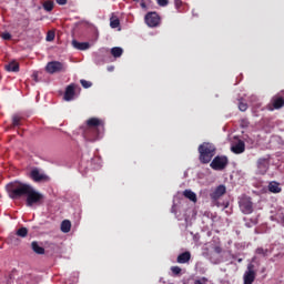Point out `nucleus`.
Segmentation results:
<instances>
[{
  "label": "nucleus",
  "mask_w": 284,
  "mask_h": 284,
  "mask_svg": "<svg viewBox=\"0 0 284 284\" xmlns=\"http://www.w3.org/2000/svg\"><path fill=\"white\" fill-rule=\"evenodd\" d=\"M6 190L9 197H11L13 201H19V199H23V196H27V207H32L33 205H41V203H43V199H45L43 193L37 191L32 185L19 181L10 182L6 185Z\"/></svg>",
  "instance_id": "nucleus-1"
},
{
  "label": "nucleus",
  "mask_w": 284,
  "mask_h": 284,
  "mask_svg": "<svg viewBox=\"0 0 284 284\" xmlns=\"http://www.w3.org/2000/svg\"><path fill=\"white\" fill-rule=\"evenodd\" d=\"M103 132H105V122L99 118H90L87 120L85 125L82 126V135L85 141L91 143L99 141L103 136Z\"/></svg>",
  "instance_id": "nucleus-2"
},
{
  "label": "nucleus",
  "mask_w": 284,
  "mask_h": 284,
  "mask_svg": "<svg viewBox=\"0 0 284 284\" xmlns=\"http://www.w3.org/2000/svg\"><path fill=\"white\" fill-rule=\"evenodd\" d=\"M199 154H200V162L206 165V163H210L212 159H214V155L216 154V146L210 142H203L199 145Z\"/></svg>",
  "instance_id": "nucleus-3"
},
{
  "label": "nucleus",
  "mask_w": 284,
  "mask_h": 284,
  "mask_svg": "<svg viewBox=\"0 0 284 284\" xmlns=\"http://www.w3.org/2000/svg\"><path fill=\"white\" fill-rule=\"evenodd\" d=\"M230 163V160L227 159V156L225 155H216L211 164H210V168H212V170H215V171H223L225 170V168H227V164Z\"/></svg>",
  "instance_id": "nucleus-4"
},
{
  "label": "nucleus",
  "mask_w": 284,
  "mask_h": 284,
  "mask_svg": "<svg viewBox=\"0 0 284 284\" xmlns=\"http://www.w3.org/2000/svg\"><path fill=\"white\" fill-rule=\"evenodd\" d=\"M239 205L242 214H252V212H254V203L250 196H242L239 201Z\"/></svg>",
  "instance_id": "nucleus-5"
},
{
  "label": "nucleus",
  "mask_w": 284,
  "mask_h": 284,
  "mask_svg": "<svg viewBox=\"0 0 284 284\" xmlns=\"http://www.w3.org/2000/svg\"><path fill=\"white\" fill-rule=\"evenodd\" d=\"M45 71L49 74H57L58 72H65V64L60 61H51L47 63Z\"/></svg>",
  "instance_id": "nucleus-6"
},
{
  "label": "nucleus",
  "mask_w": 284,
  "mask_h": 284,
  "mask_svg": "<svg viewBox=\"0 0 284 284\" xmlns=\"http://www.w3.org/2000/svg\"><path fill=\"white\" fill-rule=\"evenodd\" d=\"M226 192H227V187H225V185L223 184H220L213 192H211L210 199L213 205L219 206V199H221V196H224Z\"/></svg>",
  "instance_id": "nucleus-7"
},
{
  "label": "nucleus",
  "mask_w": 284,
  "mask_h": 284,
  "mask_svg": "<svg viewBox=\"0 0 284 284\" xmlns=\"http://www.w3.org/2000/svg\"><path fill=\"white\" fill-rule=\"evenodd\" d=\"M256 281V271L254 264H248L243 275V284H254Z\"/></svg>",
  "instance_id": "nucleus-8"
},
{
  "label": "nucleus",
  "mask_w": 284,
  "mask_h": 284,
  "mask_svg": "<svg viewBox=\"0 0 284 284\" xmlns=\"http://www.w3.org/2000/svg\"><path fill=\"white\" fill-rule=\"evenodd\" d=\"M144 21L149 28H156L161 23V17L156 12H149L144 17Z\"/></svg>",
  "instance_id": "nucleus-9"
},
{
  "label": "nucleus",
  "mask_w": 284,
  "mask_h": 284,
  "mask_svg": "<svg viewBox=\"0 0 284 284\" xmlns=\"http://www.w3.org/2000/svg\"><path fill=\"white\" fill-rule=\"evenodd\" d=\"M257 174L265 175L270 170V160L266 158H260L256 162Z\"/></svg>",
  "instance_id": "nucleus-10"
},
{
  "label": "nucleus",
  "mask_w": 284,
  "mask_h": 284,
  "mask_svg": "<svg viewBox=\"0 0 284 284\" xmlns=\"http://www.w3.org/2000/svg\"><path fill=\"white\" fill-rule=\"evenodd\" d=\"M78 88H79V85H77L75 83L69 84L64 91V95H63L64 101H73L74 97L77 94Z\"/></svg>",
  "instance_id": "nucleus-11"
},
{
  "label": "nucleus",
  "mask_w": 284,
  "mask_h": 284,
  "mask_svg": "<svg viewBox=\"0 0 284 284\" xmlns=\"http://www.w3.org/2000/svg\"><path fill=\"white\" fill-rule=\"evenodd\" d=\"M30 179H32V181H34L36 183H41L43 181H48L49 178L44 173H41L39 169H33L30 172Z\"/></svg>",
  "instance_id": "nucleus-12"
},
{
  "label": "nucleus",
  "mask_w": 284,
  "mask_h": 284,
  "mask_svg": "<svg viewBox=\"0 0 284 284\" xmlns=\"http://www.w3.org/2000/svg\"><path fill=\"white\" fill-rule=\"evenodd\" d=\"M271 105H273L274 110H281V108H284V97L281 93L275 94L271 99Z\"/></svg>",
  "instance_id": "nucleus-13"
},
{
  "label": "nucleus",
  "mask_w": 284,
  "mask_h": 284,
  "mask_svg": "<svg viewBox=\"0 0 284 284\" xmlns=\"http://www.w3.org/2000/svg\"><path fill=\"white\" fill-rule=\"evenodd\" d=\"M231 152H233V154H243V152H245V142H243V140H239L237 143L232 145Z\"/></svg>",
  "instance_id": "nucleus-14"
},
{
  "label": "nucleus",
  "mask_w": 284,
  "mask_h": 284,
  "mask_svg": "<svg viewBox=\"0 0 284 284\" xmlns=\"http://www.w3.org/2000/svg\"><path fill=\"white\" fill-rule=\"evenodd\" d=\"M268 192H272V194H281V192H283V189L281 187V183L276 181L270 182Z\"/></svg>",
  "instance_id": "nucleus-15"
},
{
  "label": "nucleus",
  "mask_w": 284,
  "mask_h": 284,
  "mask_svg": "<svg viewBox=\"0 0 284 284\" xmlns=\"http://www.w3.org/2000/svg\"><path fill=\"white\" fill-rule=\"evenodd\" d=\"M72 45L75 50H90V42H79L77 40H72Z\"/></svg>",
  "instance_id": "nucleus-16"
},
{
  "label": "nucleus",
  "mask_w": 284,
  "mask_h": 284,
  "mask_svg": "<svg viewBox=\"0 0 284 284\" xmlns=\"http://www.w3.org/2000/svg\"><path fill=\"white\" fill-rule=\"evenodd\" d=\"M190 258H192V254L186 251L178 256V263H181V264L189 263Z\"/></svg>",
  "instance_id": "nucleus-17"
},
{
  "label": "nucleus",
  "mask_w": 284,
  "mask_h": 284,
  "mask_svg": "<svg viewBox=\"0 0 284 284\" xmlns=\"http://www.w3.org/2000/svg\"><path fill=\"white\" fill-rule=\"evenodd\" d=\"M70 230H72V222H70L69 220H63L61 223V232L68 234Z\"/></svg>",
  "instance_id": "nucleus-18"
},
{
  "label": "nucleus",
  "mask_w": 284,
  "mask_h": 284,
  "mask_svg": "<svg viewBox=\"0 0 284 284\" xmlns=\"http://www.w3.org/2000/svg\"><path fill=\"white\" fill-rule=\"evenodd\" d=\"M183 196H185V199H189V201H192L193 203H196L197 201L196 193H194L192 190H185L183 192Z\"/></svg>",
  "instance_id": "nucleus-19"
},
{
  "label": "nucleus",
  "mask_w": 284,
  "mask_h": 284,
  "mask_svg": "<svg viewBox=\"0 0 284 284\" xmlns=\"http://www.w3.org/2000/svg\"><path fill=\"white\" fill-rule=\"evenodd\" d=\"M31 248L36 254H45V248H43V246H40L38 242H32Z\"/></svg>",
  "instance_id": "nucleus-20"
},
{
  "label": "nucleus",
  "mask_w": 284,
  "mask_h": 284,
  "mask_svg": "<svg viewBox=\"0 0 284 284\" xmlns=\"http://www.w3.org/2000/svg\"><path fill=\"white\" fill-rule=\"evenodd\" d=\"M4 70H7V72H19V64L16 61L10 62L6 64Z\"/></svg>",
  "instance_id": "nucleus-21"
},
{
  "label": "nucleus",
  "mask_w": 284,
  "mask_h": 284,
  "mask_svg": "<svg viewBox=\"0 0 284 284\" xmlns=\"http://www.w3.org/2000/svg\"><path fill=\"white\" fill-rule=\"evenodd\" d=\"M111 54L115 59H119V57L123 55V49L121 47H114L111 49Z\"/></svg>",
  "instance_id": "nucleus-22"
},
{
  "label": "nucleus",
  "mask_w": 284,
  "mask_h": 284,
  "mask_svg": "<svg viewBox=\"0 0 284 284\" xmlns=\"http://www.w3.org/2000/svg\"><path fill=\"white\" fill-rule=\"evenodd\" d=\"M16 236H19L20 239H26V236H28V227L22 226L18 229L16 232Z\"/></svg>",
  "instance_id": "nucleus-23"
},
{
  "label": "nucleus",
  "mask_w": 284,
  "mask_h": 284,
  "mask_svg": "<svg viewBox=\"0 0 284 284\" xmlns=\"http://www.w3.org/2000/svg\"><path fill=\"white\" fill-rule=\"evenodd\" d=\"M43 9L47 11V12H52V10H54V2L51 1V0H47L43 2Z\"/></svg>",
  "instance_id": "nucleus-24"
},
{
  "label": "nucleus",
  "mask_w": 284,
  "mask_h": 284,
  "mask_svg": "<svg viewBox=\"0 0 284 284\" xmlns=\"http://www.w3.org/2000/svg\"><path fill=\"white\" fill-rule=\"evenodd\" d=\"M8 242L11 244V245H19L21 243V240H19V237H17V235L14 234H10L8 236Z\"/></svg>",
  "instance_id": "nucleus-25"
},
{
  "label": "nucleus",
  "mask_w": 284,
  "mask_h": 284,
  "mask_svg": "<svg viewBox=\"0 0 284 284\" xmlns=\"http://www.w3.org/2000/svg\"><path fill=\"white\" fill-rule=\"evenodd\" d=\"M23 120V118L19 116V115H13L12 116V128H19L21 126V121Z\"/></svg>",
  "instance_id": "nucleus-26"
},
{
  "label": "nucleus",
  "mask_w": 284,
  "mask_h": 284,
  "mask_svg": "<svg viewBox=\"0 0 284 284\" xmlns=\"http://www.w3.org/2000/svg\"><path fill=\"white\" fill-rule=\"evenodd\" d=\"M110 26H111V28H113V29L119 28V26H121V20H119L118 17H111V19H110Z\"/></svg>",
  "instance_id": "nucleus-27"
},
{
  "label": "nucleus",
  "mask_w": 284,
  "mask_h": 284,
  "mask_svg": "<svg viewBox=\"0 0 284 284\" xmlns=\"http://www.w3.org/2000/svg\"><path fill=\"white\" fill-rule=\"evenodd\" d=\"M239 110L241 112H246L247 111V103L246 102H243V101H240L239 102Z\"/></svg>",
  "instance_id": "nucleus-28"
},
{
  "label": "nucleus",
  "mask_w": 284,
  "mask_h": 284,
  "mask_svg": "<svg viewBox=\"0 0 284 284\" xmlns=\"http://www.w3.org/2000/svg\"><path fill=\"white\" fill-rule=\"evenodd\" d=\"M256 254H260L261 256H267V248L258 247L256 248Z\"/></svg>",
  "instance_id": "nucleus-29"
},
{
  "label": "nucleus",
  "mask_w": 284,
  "mask_h": 284,
  "mask_svg": "<svg viewBox=\"0 0 284 284\" xmlns=\"http://www.w3.org/2000/svg\"><path fill=\"white\" fill-rule=\"evenodd\" d=\"M80 83H81L82 88H85V89L92 88V82H90V81L80 80Z\"/></svg>",
  "instance_id": "nucleus-30"
},
{
  "label": "nucleus",
  "mask_w": 284,
  "mask_h": 284,
  "mask_svg": "<svg viewBox=\"0 0 284 284\" xmlns=\"http://www.w3.org/2000/svg\"><path fill=\"white\" fill-rule=\"evenodd\" d=\"M175 9L178 12H181V7L183 6V0H175L174 1Z\"/></svg>",
  "instance_id": "nucleus-31"
},
{
  "label": "nucleus",
  "mask_w": 284,
  "mask_h": 284,
  "mask_svg": "<svg viewBox=\"0 0 284 284\" xmlns=\"http://www.w3.org/2000/svg\"><path fill=\"white\" fill-rule=\"evenodd\" d=\"M171 272L174 274V276H179V274H181V268L179 266H172Z\"/></svg>",
  "instance_id": "nucleus-32"
},
{
  "label": "nucleus",
  "mask_w": 284,
  "mask_h": 284,
  "mask_svg": "<svg viewBox=\"0 0 284 284\" xmlns=\"http://www.w3.org/2000/svg\"><path fill=\"white\" fill-rule=\"evenodd\" d=\"M158 6H161V8H165L170 3L169 0H156Z\"/></svg>",
  "instance_id": "nucleus-33"
},
{
  "label": "nucleus",
  "mask_w": 284,
  "mask_h": 284,
  "mask_svg": "<svg viewBox=\"0 0 284 284\" xmlns=\"http://www.w3.org/2000/svg\"><path fill=\"white\" fill-rule=\"evenodd\" d=\"M1 37L4 41H10V39H12V34H10V32H4Z\"/></svg>",
  "instance_id": "nucleus-34"
},
{
  "label": "nucleus",
  "mask_w": 284,
  "mask_h": 284,
  "mask_svg": "<svg viewBox=\"0 0 284 284\" xmlns=\"http://www.w3.org/2000/svg\"><path fill=\"white\" fill-rule=\"evenodd\" d=\"M47 41H54V32H52V31H49L48 33H47Z\"/></svg>",
  "instance_id": "nucleus-35"
},
{
  "label": "nucleus",
  "mask_w": 284,
  "mask_h": 284,
  "mask_svg": "<svg viewBox=\"0 0 284 284\" xmlns=\"http://www.w3.org/2000/svg\"><path fill=\"white\" fill-rule=\"evenodd\" d=\"M207 283V277H202L201 280H195L194 284H206Z\"/></svg>",
  "instance_id": "nucleus-36"
},
{
  "label": "nucleus",
  "mask_w": 284,
  "mask_h": 284,
  "mask_svg": "<svg viewBox=\"0 0 284 284\" xmlns=\"http://www.w3.org/2000/svg\"><path fill=\"white\" fill-rule=\"evenodd\" d=\"M215 254H221L223 252V248L221 246H214Z\"/></svg>",
  "instance_id": "nucleus-37"
},
{
  "label": "nucleus",
  "mask_w": 284,
  "mask_h": 284,
  "mask_svg": "<svg viewBox=\"0 0 284 284\" xmlns=\"http://www.w3.org/2000/svg\"><path fill=\"white\" fill-rule=\"evenodd\" d=\"M55 2L58 3V6H65V3H68V0H55Z\"/></svg>",
  "instance_id": "nucleus-38"
},
{
  "label": "nucleus",
  "mask_w": 284,
  "mask_h": 284,
  "mask_svg": "<svg viewBox=\"0 0 284 284\" xmlns=\"http://www.w3.org/2000/svg\"><path fill=\"white\" fill-rule=\"evenodd\" d=\"M108 71H109V72H114V67H112V65H111V67H108Z\"/></svg>",
  "instance_id": "nucleus-39"
},
{
  "label": "nucleus",
  "mask_w": 284,
  "mask_h": 284,
  "mask_svg": "<svg viewBox=\"0 0 284 284\" xmlns=\"http://www.w3.org/2000/svg\"><path fill=\"white\" fill-rule=\"evenodd\" d=\"M141 7H142V8H145V3H142Z\"/></svg>",
  "instance_id": "nucleus-40"
},
{
  "label": "nucleus",
  "mask_w": 284,
  "mask_h": 284,
  "mask_svg": "<svg viewBox=\"0 0 284 284\" xmlns=\"http://www.w3.org/2000/svg\"><path fill=\"white\" fill-rule=\"evenodd\" d=\"M242 123H247V121L243 120Z\"/></svg>",
  "instance_id": "nucleus-41"
},
{
  "label": "nucleus",
  "mask_w": 284,
  "mask_h": 284,
  "mask_svg": "<svg viewBox=\"0 0 284 284\" xmlns=\"http://www.w3.org/2000/svg\"><path fill=\"white\" fill-rule=\"evenodd\" d=\"M262 272H265V267H264V268H262Z\"/></svg>",
  "instance_id": "nucleus-42"
},
{
  "label": "nucleus",
  "mask_w": 284,
  "mask_h": 284,
  "mask_svg": "<svg viewBox=\"0 0 284 284\" xmlns=\"http://www.w3.org/2000/svg\"><path fill=\"white\" fill-rule=\"evenodd\" d=\"M133 1H139V0H133Z\"/></svg>",
  "instance_id": "nucleus-43"
}]
</instances>
